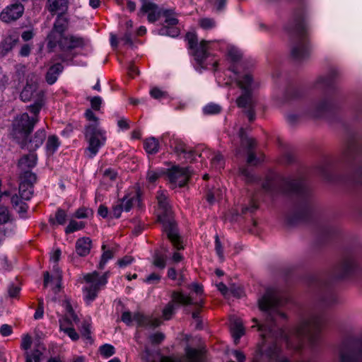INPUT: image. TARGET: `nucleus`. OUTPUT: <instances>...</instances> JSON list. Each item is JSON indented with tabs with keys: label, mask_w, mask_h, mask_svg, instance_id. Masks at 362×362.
<instances>
[{
	"label": "nucleus",
	"mask_w": 362,
	"mask_h": 362,
	"mask_svg": "<svg viewBox=\"0 0 362 362\" xmlns=\"http://www.w3.org/2000/svg\"><path fill=\"white\" fill-rule=\"evenodd\" d=\"M180 30L174 26H164L159 30V34L162 35H168L170 37H176L179 35Z\"/></svg>",
	"instance_id": "nucleus-40"
},
{
	"label": "nucleus",
	"mask_w": 362,
	"mask_h": 362,
	"mask_svg": "<svg viewBox=\"0 0 362 362\" xmlns=\"http://www.w3.org/2000/svg\"><path fill=\"white\" fill-rule=\"evenodd\" d=\"M125 211H129L134 206H140L141 194L139 189H134L127 193L122 199H119Z\"/></svg>",
	"instance_id": "nucleus-21"
},
{
	"label": "nucleus",
	"mask_w": 362,
	"mask_h": 362,
	"mask_svg": "<svg viewBox=\"0 0 362 362\" xmlns=\"http://www.w3.org/2000/svg\"><path fill=\"white\" fill-rule=\"evenodd\" d=\"M357 264L352 256L344 257L335 267L334 274L338 278H343L355 271Z\"/></svg>",
	"instance_id": "nucleus-19"
},
{
	"label": "nucleus",
	"mask_w": 362,
	"mask_h": 362,
	"mask_svg": "<svg viewBox=\"0 0 362 362\" xmlns=\"http://www.w3.org/2000/svg\"><path fill=\"white\" fill-rule=\"evenodd\" d=\"M163 15L165 18V23L169 26H174L178 23V20L172 16L171 11L165 10Z\"/></svg>",
	"instance_id": "nucleus-45"
},
{
	"label": "nucleus",
	"mask_w": 362,
	"mask_h": 362,
	"mask_svg": "<svg viewBox=\"0 0 362 362\" xmlns=\"http://www.w3.org/2000/svg\"><path fill=\"white\" fill-rule=\"evenodd\" d=\"M239 136L240 138L241 146L247 154V163L252 165L259 163L263 160V156L260 154L259 156H257L255 153V148L257 145L255 139L248 137L243 128L240 129Z\"/></svg>",
	"instance_id": "nucleus-14"
},
{
	"label": "nucleus",
	"mask_w": 362,
	"mask_h": 362,
	"mask_svg": "<svg viewBox=\"0 0 362 362\" xmlns=\"http://www.w3.org/2000/svg\"><path fill=\"white\" fill-rule=\"evenodd\" d=\"M85 117L88 121L93 122L92 124H95L98 127V118L95 116V115L90 109H88L86 111Z\"/></svg>",
	"instance_id": "nucleus-58"
},
{
	"label": "nucleus",
	"mask_w": 362,
	"mask_h": 362,
	"mask_svg": "<svg viewBox=\"0 0 362 362\" xmlns=\"http://www.w3.org/2000/svg\"><path fill=\"white\" fill-rule=\"evenodd\" d=\"M133 320L139 327L154 328L160 325V320L159 319L151 318L140 313H135L133 315Z\"/></svg>",
	"instance_id": "nucleus-23"
},
{
	"label": "nucleus",
	"mask_w": 362,
	"mask_h": 362,
	"mask_svg": "<svg viewBox=\"0 0 362 362\" xmlns=\"http://www.w3.org/2000/svg\"><path fill=\"white\" fill-rule=\"evenodd\" d=\"M69 27V19L64 15H57L52 29L47 37V44L54 45L57 40L65 35Z\"/></svg>",
	"instance_id": "nucleus-15"
},
{
	"label": "nucleus",
	"mask_w": 362,
	"mask_h": 362,
	"mask_svg": "<svg viewBox=\"0 0 362 362\" xmlns=\"http://www.w3.org/2000/svg\"><path fill=\"white\" fill-rule=\"evenodd\" d=\"M31 113V116L25 112L16 118L13 124L15 134H23L25 137L30 134L39 120V112Z\"/></svg>",
	"instance_id": "nucleus-13"
},
{
	"label": "nucleus",
	"mask_w": 362,
	"mask_h": 362,
	"mask_svg": "<svg viewBox=\"0 0 362 362\" xmlns=\"http://www.w3.org/2000/svg\"><path fill=\"white\" fill-rule=\"evenodd\" d=\"M221 111V107L217 104L210 103L204 107V112L206 115L218 114Z\"/></svg>",
	"instance_id": "nucleus-42"
},
{
	"label": "nucleus",
	"mask_w": 362,
	"mask_h": 362,
	"mask_svg": "<svg viewBox=\"0 0 362 362\" xmlns=\"http://www.w3.org/2000/svg\"><path fill=\"white\" fill-rule=\"evenodd\" d=\"M92 241L90 238L83 237L76 242V252L78 255L85 257L90 253Z\"/></svg>",
	"instance_id": "nucleus-26"
},
{
	"label": "nucleus",
	"mask_w": 362,
	"mask_h": 362,
	"mask_svg": "<svg viewBox=\"0 0 362 362\" xmlns=\"http://www.w3.org/2000/svg\"><path fill=\"white\" fill-rule=\"evenodd\" d=\"M153 264L156 267L163 269L166 265V257L160 254H156L153 257Z\"/></svg>",
	"instance_id": "nucleus-41"
},
{
	"label": "nucleus",
	"mask_w": 362,
	"mask_h": 362,
	"mask_svg": "<svg viewBox=\"0 0 362 362\" xmlns=\"http://www.w3.org/2000/svg\"><path fill=\"white\" fill-rule=\"evenodd\" d=\"M144 148L148 154H156L160 148L159 141L155 137H149L144 141Z\"/></svg>",
	"instance_id": "nucleus-33"
},
{
	"label": "nucleus",
	"mask_w": 362,
	"mask_h": 362,
	"mask_svg": "<svg viewBox=\"0 0 362 362\" xmlns=\"http://www.w3.org/2000/svg\"><path fill=\"white\" fill-rule=\"evenodd\" d=\"M67 213L62 209H58L54 217L50 216L49 218V223L54 226L58 225H64L67 220Z\"/></svg>",
	"instance_id": "nucleus-31"
},
{
	"label": "nucleus",
	"mask_w": 362,
	"mask_h": 362,
	"mask_svg": "<svg viewBox=\"0 0 362 362\" xmlns=\"http://www.w3.org/2000/svg\"><path fill=\"white\" fill-rule=\"evenodd\" d=\"M185 40L187 42L188 49L191 50V54L194 57L197 63L204 69H207L209 65H211L214 70H216L218 60L212 59L209 63L206 61L211 57L208 52L209 45L211 41L202 40L198 43V37L196 33L189 32L185 35Z\"/></svg>",
	"instance_id": "nucleus-6"
},
{
	"label": "nucleus",
	"mask_w": 362,
	"mask_h": 362,
	"mask_svg": "<svg viewBox=\"0 0 362 362\" xmlns=\"http://www.w3.org/2000/svg\"><path fill=\"white\" fill-rule=\"evenodd\" d=\"M282 191L288 194H294L301 197H306L308 189L303 180L282 178Z\"/></svg>",
	"instance_id": "nucleus-16"
},
{
	"label": "nucleus",
	"mask_w": 362,
	"mask_h": 362,
	"mask_svg": "<svg viewBox=\"0 0 362 362\" xmlns=\"http://www.w3.org/2000/svg\"><path fill=\"white\" fill-rule=\"evenodd\" d=\"M121 320L127 325H130L132 324V320H134L132 313L129 311H125L122 313Z\"/></svg>",
	"instance_id": "nucleus-62"
},
{
	"label": "nucleus",
	"mask_w": 362,
	"mask_h": 362,
	"mask_svg": "<svg viewBox=\"0 0 362 362\" xmlns=\"http://www.w3.org/2000/svg\"><path fill=\"white\" fill-rule=\"evenodd\" d=\"M84 134L88 143L87 151L90 153V157L93 158L97 154L100 148L105 144V132L97 124H90L86 126Z\"/></svg>",
	"instance_id": "nucleus-9"
},
{
	"label": "nucleus",
	"mask_w": 362,
	"mask_h": 362,
	"mask_svg": "<svg viewBox=\"0 0 362 362\" xmlns=\"http://www.w3.org/2000/svg\"><path fill=\"white\" fill-rule=\"evenodd\" d=\"M92 109L99 110L102 104V99L99 96H94L89 99Z\"/></svg>",
	"instance_id": "nucleus-55"
},
{
	"label": "nucleus",
	"mask_w": 362,
	"mask_h": 362,
	"mask_svg": "<svg viewBox=\"0 0 362 362\" xmlns=\"http://www.w3.org/2000/svg\"><path fill=\"white\" fill-rule=\"evenodd\" d=\"M158 201L157 216L163 225V230L168 238L177 250L184 248L181 237L179 235L177 223L174 220L171 206L166 192L159 190L157 192Z\"/></svg>",
	"instance_id": "nucleus-2"
},
{
	"label": "nucleus",
	"mask_w": 362,
	"mask_h": 362,
	"mask_svg": "<svg viewBox=\"0 0 362 362\" xmlns=\"http://www.w3.org/2000/svg\"><path fill=\"white\" fill-rule=\"evenodd\" d=\"M187 288L195 293L197 296L201 297L203 295V286L199 284L192 283V284L188 285Z\"/></svg>",
	"instance_id": "nucleus-52"
},
{
	"label": "nucleus",
	"mask_w": 362,
	"mask_h": 362,
	"mask_svg": "<svg viewBox=\"0 0 362 362\" xmlns=\"http://www.w3.org/2000/svg\"><path fill=\"white\" fill-rule=\"evenodd\" d=\"M87 40L84 37L72 34H65L57 40L54 45L47 44L49 52H53L57 46L63 52H70L69 54H61L58 59L63 62H71L76 57V54L71 52L76 49H83L87 44Z\"/></svg>",
	"instance_id": "nucleus-7"
},
{
	"label": "nucleus",
	"mask_w": 362,
	"mask_h": 362,
	"mask_svg": "<svg viewBox=\"0 0 362 362\" xmlns=\"http://www.w3.org/2000/svg\"><path fill=\"white\" fill-rule=\"evenodd\" d=\"M236 81L238 87L243 90L242 95L236 100L238 106L245 108L254 107V100L251 92L252 76L250 74H245L242 78L238 77Z\"/></svg>",
	"instance_id": "nucleus-12"
},
{
	"label": "nucleus",
	"mask_w": 362,
	"mask_h": 362,
	"mask_svg": "<svg viewBox=\"0 0 362 362\" xmlns=\"http://www.w3.org/2000/svg\"><path fill=\"white\" fill-rule=\"evenodd\" d=\"M37 163V156L35 153H29L23 156L18 161V167L21 169L20 182H21V177L25 173H33L30 170L34 168Z\"/></svg>",
	"instance_id": "nucleus-22"
},
{
	"label": "nucleus",
	"mask_w": 362,
	"mask_h": 362,
	"mask_svg": "<svg viewBox=\"0 0 362 362\" xmlns=\"http://www.w3.org/2000/svg\"><path fill=\"white\" fill-rule=\"evenodd\" d=\"M10 219V214L7 207L0 206V224L7 223Z\"/></svg>",
	"instance_id": "nucleus-48"
},
{
	"label": "nucleus",
	"mask_w": 362,
	"mask_h": 362,
	"mask_svg": "<svg viewBox=\"0 0 362 362\" xmlns=\"http://www.w3.org/2000/svg\"><path fill=\"white\" fill-rule=\"evenodd\" d=\"M171 146L174 148V150L177 153H185L187 152L185 144L181 141H174L171 144Z\"/></svg>",
	"instance_id": "nucleus-51"
},
{
	"label": "nucleus",
	"mask_w": 362,
	"mask_h": 362,
	"mask_svg": "<svg viewBox=\"0 0 362 362\" xmlns=\"http://www.w3.org/2000/svg\"><path fill=\"white\" fill-rule=\"evenodd\" d=\"M161 175L160 173L153 171V170H149L147 173V180L149 182H155L158 177Z\"/></svg>",
	"instance_id": "nucleus-60"
},
{
	"label": "nucleus",
	"mask_w": 362,
	"mask_h": 362,
	"mask_svg": "<svg viewBox=\"0 0 362 362\" xmlns=\"http://www.w3.org/2000/svg\"><path fill=\"white\" fill-rule=\"evenodd\" d=\"M284 30L292 41L291 57L299 61L308 54V46L306 36L305 12L303 9L296 11L291 18L284 27Z\"/></svg>",
	"instance_id": "nucleus-1"
},
{
	"label": "nucleus",
	"mask_w": 362,
	"mask_h": 362,
	"mask_svg": "<svg viewBox=\"0 0 362 362\" xmlns=\"http://www.w3.org/2000/svg\"><path fill=\"white\" fill-rule=\"evenodd\" d=\"M44 93L38 89L36 82H27L25 86L21 93L20 97L24 102L33 100V105L29 106L30 112H40L44 105Z\"/></svg>",
	"instance_id": "nucleus-10"
},
{
	"label": "nucleus",
	"mask_w": 362,
	"mask_h": 362,
	"mask_svg": "<svg viewBox=\"0 0 362 362\" xmlns=\"http://www.w3.org/2000/svg\"><path fill=\"white\" fill-rule=\"evenodd\" d=\"M63 70L64 66L61 63H56L52 65L46 73V82L49 85L54 84Z\"/></svg>",
	"instance_id": "nucleus-27"
},
{
	"label": "nucleus",
	"mask_w": 362,
	"mask_h": 362,
	"mask_svg": "<svg viewBox=\"0 0 362 362\" xmlns=\"http://www.w3.org/2000/svg\"><path fill=\"white\" fill-rule=\"evenodd\" d=\"M102 250L103 252L101 255V259L98 266V268L100 269H103L107 261L114 257V251L112 250H106L105 245H102Z\"/></svg>",
	"instance_id": "nucleus-35"
},
{
	"label": "nucleus",
	"mask_w": 362,
	"mask_h": 362,
	"mask_svg": "<svg viewBox=\"0 0 362 362\" xmlns=\"http://www.w3.org/2000/svg\"><path fill=\"white\" fill-rule=\"evenodd\" d=\"M258 303L259 309L267 312L268 314L267 324L257 325L259 330L263 331L267 327L269 331H272V324L275 321V317L278 315L282 318L285 317V315L278 310V307L281 304L280 294L279 291L274 288H267L264 296L259 299Z\"/></svg>",
	"instance_id": "nucleus-4"
},
{
	"label": "nucleus",
	"mask_w": 362,
	"mask_h": 362,
	"mask_svg": "<svg viewBox=\"0 0 362 362\" xmlns=\"http://www.w3.org/2000/svg\"><path fill=\"white\" fill-rule=\"evenodd\" d=\"M60 141L55 135L49 136L46 143V149L49 154H53L59 148Z\"/></svg>",
	"instance_id": "nucleus-34"
},
{
	"label": "nucleus",
	"mask_w": 362,
	"mask_h": 362,
	"mask_svg": "<svg viewBox=\"0 0 362 362\" xmlns=\"http://www.w3.org/2000/svg\"><path fill=\"white\" fill-rule=\"evenodd\" d=\"M211 163L213 168L221 169L223 168L224 160L223 156L219 153H213L211 158Z\"/></svg>",
	"instance_id": "nucleus-38"
},
{
	"label": "nucleus",
	"mask_w": 362,
	"mask_h": 362,
	"mask_svg": "<svg viewBox=\"0 0 362 362\" xmlns=\"http://www.w3.org/2000/svg\"><path fill=\"white\" fill-rule=\"evenodd\" d=\"M24 12V6L21 3L12 4L6 6L0 13V20L5 23L16 21Z\"/></svg>",
	"instance_id": "nucleus-18"
},
{
	"label": "nucleus",
	"mask_w": 362,
	"mask_h": 362,
	"mask_svg": "<svg viewBox=\"0 0 362 362\" xmlns=\"http://www.w3.org/2000/svg\"><path fill=\"white\" fill-rule=\"evenodd\" d=\"M32 344V338L30 335L25 334L23 336L21 340V347L23 350H28L31 347Z\"/></svg>",
	"instance_id": "nucleus-53"
},
{
	"label": "nucleus",
	"mask_w": 362,
	"mask_h": 362,
	"mask_svg": "<svg viewBox=\"0 0 362 362\" xmlns=\"http://www.w3.org/2000/svg\"><path fill=\"white\" fill-rule=\"evenodd\" d=\"M230 332L235 344H238L240 339L245 334V328L240 319L234 318L231 320Z\"/></svg>",
	"instance_id": "nucleus-24"
},
{
	"label": "nucleus",
	"mask_w": 362,
	"mask_h": 362,
	"mask_svg": "<svg viewBox=\"0 0 362 362\" xmlns=\"http://www.w3.org/2000/svg\"><path fill=\"white\" fill-rule=\"evenodd\" d=\"M123 211H124V207L119 200H118V202L112 206V211L110 212L111 218H119Z\"/></svg>",
	"instance_id": "nucleus-44"
},
{
	"label": "nucleus",
	"mask_w": 362,
	"mask_h": 362,
	"mask_svg": "<svg viewBox=\"0 0 362 362\" xmlns=\"http://www.w3.org/2000/svg\"><path fill=\"white\" fill-rule=\"evenodd\" d=\"M359 151V142L355 138L349 139L342 151V155L346 159H349Z\"/></svg>",
	"instance_id": "nucleus-28"
},
{
	"label": "nucleus",
	"mask_w": 362,
	"mask_h": 362,
	"mask_svg": "<svg viewBox=\"0 0 362 362\" xmlns=\"http://www.w3.org/2000/svg\"><path fill=\"white\" fill-rule=\"evenodd\" d=\"M323 323V319L321 315L311 314L304 319L300 325L296 329L294 335L298 338V344L293 346L291 339L282 330V338L286 341L288 346L298 349L301 346V341L303 339H308L313 345L315 344L320 337V333Z\"/></svg>",
	"instance_id": "nucleus-3"
},
{
	"label": "nucleus",
	"mask_w": 362,
	"mask_h": 362,
	"mask_svg": "<svg viewBox=\"0 0 362 362\" xmlns=\"http://www.w3.org/2000/svg\"><path fill=\"white\" fill-rule=\"evenodd\" d=\"M165 339L164 334L161 332H156L149 336V339L153 344H159Z\"/></svg>",
	"instance_id": "nucleus-49"
},
{
	"label": "nucleus",
	"mask_w": 362,
	"mask_h": 362,
	"mask_svg": "<svg viewBox=\"0 0 362 362\" xmlns=\"http://www.w3.org/2000/svg\"><path fill=\"white\" fill-rule=\"evenodd\" d=\"M228 57L233 61V62H238L241 57L242 54L240 52L235 48H230L228 50Z\"/></svg>",
	"instance_id": "nucleus-50"
},
{
	"label": "nucleus",
	"mask_w": 362,
	"mask_h": 362,
	"mask_svg": "<svg viewBox=\"0 0 362 362\" xmlns=\"http://www.w3.org/2000/svg\"><path fill=\"white\" fill-rule=\"evenodd\" d=\"M185 354L187 362H204V352L201 350L187 347Z\"/></svg>",
	"instance_id": "nucleus-30"
},
{
	"label": "nucleus",
	"mask_w": 362,
	"mask_h": 362,
	"mask_svg": "<svg viewBox=\"0 0 362 362\" xmlns=\"http://www.w3.org/2000/svg\"><path fill=\"white\" fill-rule=\"evenodd\" d=\"M147 14V19L149 23H154L158 21L161 15V11L157 4L151 1L142 2L139 11V16Z\"/></svg>",
	"instance_id": "nucleus-20"
},
{
	"label": "nucleus",
	"mask_w": 362,
	"mask_h": 362,
	"mask_svg": "<svg viewBox=\"0 0 362 362\" xmlns=\"http://www.w3.org/2000/svg\"><path fill=\"white\" fill-rule=\"evenodd\" d=\"M134 258L132 256L126 255L124 257L118 259L117 264L120 267H125L132 263Z\"/></svg>",
	"instance_id": "nucleus-56"
},
{
	"label": "nucleus",
	"mask_w": 362,
	"mask_h": 362,
	"mask_svg": "<svg viewBox=\"0 0 362 362\" xmlns=\"http://www.w3.org/2000/svg\"><path fill=\"white\" fill-rule=\"evenodd\" d=\"M46 138V132L45 129H40L34 134L33 137L29 141L27 148L29 151H35L43 143Z\"/></svg>",
	"instance_id": "nucleus-29"
},
{
	"label": "nucleus",
	"mask_w": 362,
	"mask_h": 362,
	"mask_svg": "<svg viewBox=\"0 0 362 362\" xmlns=\"http://www.w3.org/2000/svg\"><path fill=\"white\" fill-rule=\"evenodd\" d=\"M66 322L60 320V329L64 331L72 340H77L79 338L78 333L73 327H66L65 324Z\"/></svg>",
	"instance_id": "nucleus-37"
},
{
	"label": "nucleus",
	"mask_w": 362,
	"mask_h": 362,
	"mask_svg": "<svg viewBox=\"0 0 362 362\" xmlns=\"http://www.w3.org/2000/svg\"><path fill=\"white\" fill-rule=\"evenodd\" d=\"M199 25L204 30L212 29L216 26V21L213 18H202L199 20Z\"/></svg>",
	"instance_id": "nucleus-46"
},
{
	"label": "nucleus",
	"mask_w": 362,
	"mask_h": 362,
	"mask_svg": "<svg viewBox=\"0 0 362 362\" xmlns=\"http://www.w3.org/2000/svg\"><path fill=\"white\" fill-rule=\"evenodd\" d=\"M37 181L35 173H25L21 177L19 184V195L14 194L11 197V204L14 209L20 214L21 217H25L28 206L25 201L30 200L33 194L34 184Z\"/></svg>",
	"instance_id": "nucleus-5"
},
{
	"label": "nucleus",
	"mask_w": 362,
	"mask_h": 362,
	"mask_svg": "<svg viewBox=\"0 0 362 362\" xmlns=\"http://www.w3.org/2000/svg\"><path fill=\"white\" fill-rule=\"evenodd\" d=\"M329 106H330V103L328 102L327 100L321 102L317 106L318 112L316 113L315 115V116H319L322 111L328 110Z\"/></svg>",
	"instance_id": "nucleus-63"
},
{
	"label": "nucleus",
	"mask_w": 362,
	"mask_h": 362,
	"mask_svg": "<svg viewBox=\"0 0 362 362\" xmlns=\"http://www.w3.org/2000/svg\"><path fill=\"white\" fill-rule=\"evenodd\" d=\"M100 354L104 358H109L115 354V347L109 344H105L101 346L99 349Z\"/></svg>",
	"instance_id": "nucleus-39"
},
{
	"label": "nucleus",
	"mask_w": 362,
	"mask_h": 362,
	"mask_svg": "<svg viewBox=\"0 0 362 362\" xmlns=\"http://www.w3.org/2000/svg\"><path fill=\"white\" fill-rule=\"evenodd\" d=\"M62 306L66 310L65 318L62 322H78L79 319L76 314L74 313L71 306V302L69 299H65L62 301Z\"/></svg>",
	"instance_id": "nucleus-32"
},
{
	"label": "nucleus",
	"mask_w": 362,
	"mask_h": 362,
	"mask_svg": "<svg viewBox=\"0 0 362 362\" xmlns=\"http://www.w3.org/2000/svg\"><path fill=\"white\" fill-rule=\"evenodd\" d=\"M150 95H151V96L152 98H153L155 99H157V100H160V99L166 98L167 95H168L166 92L163 91L160 89H159L158 88H156V87L153 88L150 90Z\"/></svg>",
	"instance_id": "nucleus-47"
},
{
	"label": "nucleus",
	"mask_w": 362,
	"mask_h": 362,
	"mask_svg": "<svg viewBox=\"0 0 362 362\" xmlns=\"http://www.w3.org/2000/svg\"><path fill=\"white\" fill-rule=\"evenodd\" d=\"M90 211L86 207L78 209L74 213V217L77 218H85L88 216V212Z\"/></svg>",
	"instance_id": "nucleus-54"
},
{
	"label": "nucleus",
	"mask_w": 362,
	"mask_h": 362,
	"mask_svg": "<svg viewBox=\"0 0 362 362\" xmlns=\"http://www.w3.org/2000/svg\"><path fill=\"white\" fill-rule=\"evenodd\" d=\"M49 3L48 10L52 13H58V15H64L68 10V0H47Z\"/></svg>",
	"instance_id": "nucleus-25"
},
{
	"label": "nucleus",
	"mask_w": 362,
	"mask_h": 362,
	"mask_svg": "<svg viewBox=\"0 0 362 362\" xmlns=\"http://www.w3.org/2000/svg\"><path fill=\"white\" fill-rule=\"evenodd\" d=\"M28 355L32 359V362H40V358L42 353L39 349H35L31 355L26 353V356Z\"/></svg>",
	"instance_id": "nucleus-64"
},
{
	"label": "nucleus",
	"mask_w": 362,
	"mask_h": 362,
	"mask_svg": "<svg viewBox=\"0 0 362 362\" xmlns=\"http://www.w3.org/2000/svg\"><path fill=\"white\" fill-rule=\"evenodd\" d=\"M172 301L169 302L163 310V317L165 320H170L175 313V303L183 305H195L202 306L203 298L194 301L192 297L185 295L180 291H173L172 293Z\"/></svg>",
	"instance_id": "nucleus-11"
},
{
	"label": "nucleus",
	"mask_w": 362,
	"mask_h": 362,
	"mask_svg": "<svg viewBox=\"0 0 362 362\" xmlns=\"http://www.w3.org/2000/svg\"><path fill=\"white\" fill-rule=\"evenodd\" d=\"M160 275L156 273H152L146 277V279H145V282L152 284H158L160 281Z\"/></svg>",
	"instance_id": "nucleus-57"
},
{
	"label": "nucleus",
	"mask_w": 362,
	"mask_h": 362,
	"mask_svg": "<svg viewBox=\"0 0 362 362\" xmlns=\"http://www.w3.org/2000/svg\"><path fill=\"white\" fill-rule=\"evenodd\" d=\"M215 249H216V253L218 254V257L221 259H223V247H222L221 241H220L218 235H216V237H215Z\"/></svg>",
	"instance_id": "nucleus-59"
},
{
	"label": "nucleus",
	"mask_w": 362,
	"mask_h": 362,
	"mask_svg": "<svg viewBox=\"0 0 362 362\" xmlns=\"http://www.w3.org/2000/svg\"><path fill=\"white\" fill-rule=\"evenodd\" d=\"M12 327L7 324L2 325L0 327V334L3 337H8L12 334Z\"/></svg>",
	"instance_id": "nucleus-61"
},
{
	"label": "nucleus",
	"mask_w": 362,
	"mask_h": 362,
	"mask_svg": "<svg viewBox=\"0 0 362 362\" xmlns=\"http://www.w3.org/2000/svg\"><path fill=\"white\" fill-rule=\"evenodd\" d=\"M110 272H105L102 276L96 271L84 275V281L89 285L84 287V298L86 301H93L98 296V293L107 282Z\"/></svg>",
	"instance_id": "nucleus-8"
},
{
	"label": "nucleus",
	"mask_w": 362,
	"mask_h": 362,
	"mask_svg": "<svg viewBox=\"0 0 362 362\" xmlns=\"http://www.w3.org/2000/svg\"><path fill=\"white\" fill-rule=\"evenodd\" d=\"M85 227V224L83 221H76L71 220L68 226L65 228V233L66 234L74 233L76 230L83 229Z\"/></svg>",
	"instance_id": "nucleus-36"
},
{
	"label": "nucleus",
	"mask_w": 362,
	"mask_h": 362,
	"mask_svg": "<svg viewBox=\"0 0 362 362\" xmlns=\"http://www.w3.org/2000/svg\"><path fill=\"white\" fill-rule=\"evenodd\" d=\"M190 177V172L188 168L173 167L168 173V180L172 187H183Z\"/></svg>",
	"instance_id": "nucleus-17"
},
{
	"label": "nucleus",
	"mask_w": 362,
	"mask_h": 362,
	"mask_svg": "<svg viewBox=\"0 0 362 362\" xmlns=\"http://www.w3.org/2000/svg\"><path fill=\"white\" fill-rule=\"evenodd\" d=\"M17 42L16 39L12 38L11 36L6 37L1 42V46L6 52L10 51Z\"/></svg>",
	"instance_id": "nucleus-43"
}]
</instances>
